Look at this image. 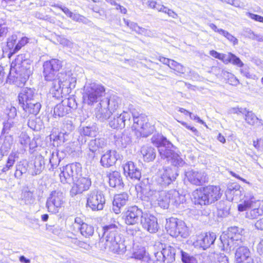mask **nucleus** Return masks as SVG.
<instances>
[{
	"label": "nucleus",
	"mask_w": 263,
	"mask_h": 263,
	"mask_svg": "<svg viewBox=\"0 0 263 263\" xmlns=\"http://www.w3.org/2000/svg\"><path fill=\"white\" fill-rule=\"evenodd\" d=\"M193 201L195 204L207 205L209 204L207 201V196L202 190H196L193 193Z\"/></svg>",
	"instance_id": "7c9ffc66"
},
{
	"label": "nucleus",
	"mask_w": 263,
	"mask_h": 263,
	"mask_svg": "<svg viewBox=\"0 0 263 263\" xmlns=\"http://www.w3.org/2000/svg\"><path fill=\"white\" fill-rule=\"evenodd\" d=\"M131 142L130 137L127 135L122 134L121 136L117 138L115 143L117 146L120 148H125Z\"/></svg>",
	"instance_id": "58836bf2"
},
{
	"label": "nucleus",
	"mask_w": 263,
	"mask_h": 263,
	"mask_svg": "<svg viewBox=\"0 0 263 263\" xmlns=\"http://www.w3.org/2000/svg\"><path fill=\"white\" fill-rule=\"evenodd\" d=\"M148 6L152 9H154L159 12H164L166 7L163 5L157 3V2L154 1H148L147 2Z\"/></svg>",
	"instance_id": "09e8293b"
},
{
	"label": "nucleus",
	"mask_w": 263,
	"mask_h": 263,
	"mask_svg": "<svg viewBox=\"0 0 263 263\" xmlns=\"http://www.w3.org/2000/svg\"><path fill=\"white\" fill-rule=\"evenodd\" d=\"M210 54L213 57L222 61L223 62H224L226 55V54L220 53L214 50L210 51Z\"/></svg>",
	"instance_id": "e2e57ef3"
},
{
	"label": "nucleus",
	"mask_w": 263,
	"mask_h": 263,
	"mask_svg": "<svg viewBox=\"0 0 263 263\" xmlns=\"http://www.w3.org/2000/svg\"><path fill=\"white\" fill-rule=\"evenodd\" d=\"M70 18L74 21L81 22L84 24H87L88 22V20L85 17L78 13H73Z\"/></svg>",
	"instance_id": "bf43d9fd"
},
{
	"label": "nucleus",
	"mask_w": 263,
	"mask_h": 263,
	"mask_svg": "<svg viewBox=\"0 0 263 263\" xmlns=\"http://www.w3.org/2000/svg\"><path fill=\"white\" fill-rule=\"evenodd\" d=\"M141 223L143 228L150 233H155L158 230L157 219L152 215L144 214L141 219Z\"/></svg>",
	"instance_id": "f3484780"
},
{
	"label": "nucleus",
	"mask_w": 263,
	"mask_h": 263,
	"mask_svg": "<svg viewBox=\"0 0 263 263\" xmlns=\"http://www.w3.org/2000/svg\"><path fill=\"white\" fill-rule=\"evenodd\" d=\"M30 164L32 165V167L29 169V173L32 176L40 174L44 168V158L41 155L36 156L33 163H31Z\"/></svg>",
	"instance_id": "a878e982"
},
{
	"label": "nucleus",
	"mask_w": 263,
	"mask_h": 263,
	"mask_svg": "<svg viewBox=\"0 0 263 263\" xmlns=\"http://www.w3.org/2000/svg\"><path fill=\"white\" fill-rule=\"evenodd\" d=\"M243 200L238 205V210L240 212L247 211V218L255 219L263 214V200H256L252 195H245Z\"/></svg>",
	"instance_id": "f03ea898"
},
{
	"label": "nucleus",
	"mask_w": 263,
	"mask_h": 263,
	"mask_svg": "<svg viewBox=\"0 0 263 263\" xmlns=\"http://www.w3.org/2000/svg\"><path fill=\"white\" fill-rule=\"evenodd\" d=\"M141 153L144 160L146 162L153 161L156 157V152L152 146L144 145L141 147Z\"/></svg>",
	"instance_id": "72a5a7b5"
},
{
	"label": "nucleus",
	"mask_w": 263,
	"mask_h": 263,
	"mask_svg": "<svg viewBox=\"0 0 263 263\" xmlns=\"http://www.w3.org/2000/svg\"><path fill=\"white\" fill-rule=\"evenodd\" d=\"M103 101L107 103V107L112 114H114L118 109L121 102L120 98L115 95H111L108 99L103 100Z\"/></svg>",
	"instance_id": "473e14b6"
},
{
	"label": "nucleus",
	"mask_w": 263,
	"mask_h": 263,
	"mask_svg": "<svg viewBox=\"0 0 263 263\" xmlns=\"http://www.w3.org/2000/svg\"><path fill=\"white\" fill-rule=\"evenodd\" d=\"M246 15L255 21L263 23V17L260 15L253 14L250 12H247Z\"/></svg>",
	"instance_id": "774afa93"
},
{
	"label": "nucleus",
	"mask_w": 263,
	"mask_h": 263,
	"mask_svg": "<svg viewBox=\"0 0 263 263\" xmlns=\"http://www.w3.org/2000/svg\"><path fill=\"white\" fill-rule=\"evenodd\" d=\"M235 263H253L249 249L246 247H239L235 253Z\"/></svg>",
	"instance_id": "a211bd4d"
},
{
	"label": "nucleus",
	"mask_w": 263,
	"mask_h": 263,
	"mask_svg": "<svg viewBox=\"0 0 263 263\" xmlns=\"http://www.w3.org/2000/svg\"><path fill=\"white\" fill-rule=\"evenodd\" d=\"M231 231L229 233L228 237L230 239L228 240V245L230 246V249L233 247H236L239 245L241 241V236L239 234H235L234 236H232Z\"/></svg>",
	"instance_id": "79ce46f5"
},
{
	"label": "nucleus",
	"mask_w": 263,
	"mask_h": 263,
	"mask_svg": "<svg viewBox=\"0 0 263 263\" xmlns=\"http://www.w3.org/2000/svg\"><path fill=\"white\" fill-rule=\"evenodd\" d=\"M27 170V168L25 165L21 163L17 164L15 166V171L14 176L16 178L20 179L23 174L26 173Z\"/></svg>",
	"instance_id": "a18cd8bd"
},
{
	"label": "nucleus",
	"mask_w": 263,
	"mask_h": 263,
	"mask_svg": "<svg viewBox=\"0 0 263 263\" xmlns=\"http://www.w3.org/2000/svg\"><path fill=\"white\" fill-rule=\"evenodd\" d=\"M66 171L71 177V182L78 178L81 170V165L79 163H73L65 166Z\"/></svg>",
	"instance_id": "2f4dec72"
},
{
	"label": "nucleus",
	"mask_w": 263,
	"mask_h": 263,
	"mask_svg": "<svg viewBox=\"0 0 263 263\" xmlns=\"http://www.w3.org/2000/svg\"><path fill=\"white\" fill-rule=\"evenodd\" d=\"M178 174L175 170L170 167H163L158 173V182L162 185L166 186L175 180Z\"/></svg>",
	"instance_id": "f8f14e48"
},
{
	"label": "nucleus",
	"mask_w": 263,
	"mask_h": 263,
	"mask_svg": "<svg viewBox=\"0 0 263 263\" xmlns=\"http://www.w3.org/2000/svg\"><path fill=\"white\" fill-rule=\"evenodd\" d=\"M29 39L27 37H22L19 40L13 49V53L17 52L23 46H25L28 42Z\"/></svg>",
	"instance_id": "6e6d98bb"
},
{
	"label": "nucleus",
	"mask_w": 263,
	"mask_h": 263,
	"mask_svg": "<svg viewBox=\"0 0 263 263\" xmlns=\"http://www.w3.org/2000/svg\"><path fill=\"white\" fill-rule=\"evenodd\" d=\"M81 134L87 136H93L95 135V132L90 127H83L81 132Z\"/></svg>",
	"instance_id": "680f3d73"
},
{
	"label": "nucleus",
	"mask_w": 263,
	"mask_h": 263,
	"mask_svg": "<svg viewBox=\"0 0 263 263\" xmlns=\"http://www.w3.org/2000/svg\"><path fill=\"white\" fill-rule=\"evenodd\" d=\"M165 229L173 237L180 236L186 238L190 235L189 229L185 223L182 220L173 217L166 219Z\"/></svg>",
	"instance_id": "423d86ee"
},
{
	"label": "nucleus",
	"mask_w": 263,
	"mask_h": 263,
	"mask_svg": "<svg viewBox=\"0 0 263 263\" xmlns=\"http://www.w3.org/2000/svg\"><path fill=\"white\" fill-rule=\"evenodd\" d=\"M124 23L128 26L131 29L136 31L137 33H143L144 31V28L139 27L137 24L134 22H130L129 21L124 19Z\"/></svg>",
	"instance_id": "8fccbe9b"
},
{
	"label": "nucleus",
	"mask_w": 263,
	"mask_h": 263,
	"mask_svg": "<svg viewBox=\"0 0 263 263\" xmlns=\"http://www.w3.org/2000/svg\"><path fill=\"white\" fill-rule=\"evenodd\" d=\"M216 238L214 233H205L197 236L194 244L195 246L202 248L203 250L212 245Z\"/></svg>",
	"instance_id": "2eb2a0df"
},
{
	"label": "nucleus",
	"mask_w": 263,
	"mask_h": 263,
	"mask_svg": "<svg viewBox=\"0 0 263 263\" xmlns=\"http://www.w3.org/2000/svg\"><path fill=\"white\" fill-rule=\"evenodd\" d=\"M68 136V134L67 131H65L64 132H60L55 137V138L54 139V141H59V144H62L67 140Z\"/></svg>",
	"instance_id": "5fc2aeb1"
},
{
	"label": "nucleus",
	"mask_w": 263,
	"mask_h": 263,
	"mask_svg": "<svg viewBox=\"0 0 263 263\" xmlns=\"http://www.w3.org/2000/svg\"><path fill=\"white\" fill-rule=\"evenodd\" d=\"M62 103L65 106L69 108V111L71 108H76L77 107V104L75 100L72 98L65 99L62 101Z\"/></svg>",
	"instance_id": "864d4df0"
},
{
	"label": "nucleus",
	"mask_w": 263,
	"mask_h": 263,
	"mask_svg": "<svg viewBox=\"0 0 263 263\" xmlns=\"http://www.w3.org/2000/svg\"><path fill=\"white\" fill-rule=\"evenodd\" d=\"M97 247L102 251H106L113 253L122 254L125 252L126 247L124 239L122 235L100 239Z\"/></svg>",
	"instance_id": "7ed1b4c3"
},
{
	"label": "nucleus",
	"mask_w": 263,
	"mask_h": 263,
	"mask_svg": "<svg viewBox=\"0 0 263 263\" xmlns=\"http://www.w3.org/2000/svg\"><path fill=\"white\" fill-rule=\"evenodd\" d=\"M61 182L63 183H71V177L66 171L65 166L61 169V173L59 175Z\"/></svg>",
	"instance_id": "49530a36"
},
{
	"label": "nucleus",
	"mask_w": 263,
	"mask_h": 263,
	"mask_svg": "<svg viewBox=\"0 0 263 263\" xmlns=\"http://www.w3.org/2000/svg\"><path fill=\"white\" fill-rule=\"evenodd\" d=\"M58 41L59 42L60 44L63 45V46H66L69 48H71L73 45V43L64 37H59V39L58 40Z\"/></svg>",
	"instance_id": "69168bd1"
},
{
	"label": "nucleus",
	"mask_w": 263,
	"mask_h": 263,
	"mask_svg": "<svg viewBox=\"0 0 263 263\" xmlns=\"http://www.w3.org/2000/svg\"><path fill=\"white\" fill-rule=\"evenodd\" d=\"M30 137L25 133H22L19 136V142L24 146H27L28 145L31 148L34 147L32 142H31Z\"/></svg>",
	"instance_id": "37998d69"
},
{
	"label": "nucleus",
	"mask_w": 263,
	"mask_h": 263,
	"mask_svg": "<svg viewBox=\"0 0 263 263\" xmlns=\"http://www.w3.org/2000/svg\"><path fill=\"white\" fill-rule=\"evenodd\" d=\"M106 145L104 138H96L90 141L88 148L92 152H96L99 148H103Z\"/></svg>",
	"instance_id": "e433bc0d"
},
{
	"label": "nucleus",
	"mask_w": 263,
	"mask_h": 263,
	"mask_svg": "<svg viewBox=\"0 0 263 263\" xmlns=\"http://www.w3.org/2000/svg\"><path fill=\"white\" fill-rule=\"evenodd\" d=\"M148 187L142 189L141 192L144 195L149 201L151 204L154 206H160L163 209H167L170 203V197L168 192L164 191H157Z\"/></svg>",
	"instance_id": "20e7f679"
},
{
	"label": "nucleus",
	"mask_w": 263,
	"mask_h": 263,
	"mask_svg": "<svg viewBox=\"0 0 263 263\" xmlns=\"http://www.w3.org/2000/svg\"><path fill=\"white\" fill-rule=\"evenodd\" d=\"M22 107L25 112L24 116L28 117L30 115H37L40 111L41 105L37 101L34 100L28 102L27 104L23 105Z\"/></svg>",
	"instance_id": "bb28decb"
},
{
	"label": "nucleus",
	"mask_w": 263,
	"mask_h": 263,
	"mask_svg": "<svg viewBox=\"0 0 263 263\" xmlns=\"http://www.w3.org/2000/svg\"><path fill=\"white\" fill-rule=\"evenodd\" d=\"M124 173L132 179L139 180L141 176L140 170L132 161L126 162L123 166Z\"/></svg>",
	"instance_id": "6ab92c4d"
},
{
	"label": "nucleus",
	"mask_w": 263,
	"mask_h": 263,
	"mask_svg": "<svg viewBox=\"0 0 263 263\" xmlns=\"http://www.w3.org/2000/svg\"><path fill=\"white\" fill-rule=\"evenodd\" d=\"M120 224L118 221H114L103 227V234L100 239H107L108 237L121 235L118 233Z\"/></svg>",
	"instance_id": "aec40b11"
},
{
	"label": "nucleus",
	"mask_w": 263,
	"mask_h": 263,
	"mask_svg": "<svg viewBox=\"0 0 263 263\" xmlns=\"http://www.w3.org/2000/svg\"><path fill=\"white\" fill-rule=\"evenodd\" d=\"M244 119L246 123L251 126H257L262 127L263 129V121L258 118L252 111L247 110L244 114Z\"/></svg>",
	"instance_id": "c756f323"
},
{
	"label": "nucleus",
	"mask_w": 263,
	"mask_h": 263,
	"mask_svg": "<svg viewBox=\"0 0 263 263\" xmlns=\"http://www.w3.org/2000/svg\"><path fill=\"white\" fill-rule=\"evenodd\" d=\"M218 209L223 212L224 216L228 215L230 209V201L227 202H220L219 203Z\"/></svg>",
	"instance_id": "4d7b16f0"
},
{
	"label": "nucleus",
	"mask_w": 263,
	"mask_h": 263,
	"mask_svg": "<svg viewBox=\"0 0 263 263\" xmlns=\"http://www.w3.org/2000/svg\"><path fill=\"white\" fill-rule=\"evenodd\" d=\"M81 234L85 237H89L92 236L94 233V228L86 223L82 224L79 228Z\"/></svg>",
	"instance_id": "a19ab883"
},
{
	"label": "nucleus",
	"mask_w": 263,
	"mask_h": 263,
	"mask_svg": "<svg viewBox=\"0 0 263 263\" xmlns=\"http://www.w3.org/2000/svg\"><path fill=\"white\" fill-rule=\"evenodd\" d=\"M133 257L137 259L142 260L147 258L146 256V252L144 248H141L138 249L137 251L133 253Z\"/></svg>",
	"instance_id": "603ef678"
},
{
	"label": "nucleus",
	"mask_w": 263,
	"mask_h": 263,
	"mask_svg": "<svg viewBox=\"0 0 263 263\" xmlns=\"http://www.w3.org/2000/svg\"><path fill=\"white\" fill-rule=\"evenodd\" d=\"M182 253V260L184 263H198L196 258L190 256L187 254L181 251Z\"/></svg>",
	"instance_id": "13d9d810"
},
{
	"label": "nucleus",
	"mask_w": 263,
	"mask_h": 263,
	"mask_svg": "<svg viewBox=\"0 0 263 263\" xmlns=\"http://www.w3.org/2000/svg\"><path fill=\"white\" fill-rule=\"evenodd\" d=\"M119 158V155L116 151H107L102 155L101 159V163L102 166L109 167L115 164Z\"/></svg>",
	"instance_id": "b1692460"
},
{
	"label": "nucleus",
	"mask_w": 263,
	"mask_h": 263,
	"mask_svg": "<svg viewBox=\"0 0 263 263\" xmlns=\"http://www.w3.org/2000/svg\"><path fill=\"white\" fill-rule=\"evenodd\" d=\"M62 66L61 62L55 59L45 61L43 65V77L46 81H53L50 93L57 99L69 93L71 89L75 87L77 81L70 71L58 73Z\"/></svg>",
	"instance_id": "f257e3e1"
},
{
	"label": "nucleus",
	"mask_w": 263,
	"mask_h": 263,
	"mask_svg": "<svg viewBox=\"0 0 263 263\" xmlns=\"http://www.w3.org/2000/svg\"><path fill=\"white\" fill-rule=\"evenodd\" d=\"M128 199V196L126 193H122L116 195L112 202L113 211L116 214L120 213L121 208L124 206Z\"/></svg>",
	"instance_id": "393cba45"
},
{
	"label": "nucleus",
	"mask_w": 263,
	"mask_h": 263,
	"mask_svg": "<svg viewBox=\"0 0 263 263\" xmlns=\"http://www.w3.org/2000/svg\"><path fill=\"white\" fill-rule=\"evenodd\" d=\"M69 112V108L66 107L61 102L57 104L54 108L53 116L56 117H63Z\"/></svg>",
	"instance_id": "ea45409f"
},
{
	"label": "nucleus",
	"mask_w": 263,
	"mask_h": 263,
	"mask_svg": "<svg viewBox=\"0 0 263 263\" xmlns=\"http://www.w3.org/2000/svg\"><path fill=\"white\" fill-rule=\"evenodd\" d=\"M168 195L170 197V202L176 206L183 203L185 201L184 196L180 194L177 191H171L168 192Z\"/></svg>",
	"instance_id": "c9c22d12"
},
{
	"label": "nucleus",
	"mask_w": 263,
	"mask_h": 263,
	"mask_svg": "<svg viewBox=\"0 0 263 263\" xmlns=\"http://www.w3.org/2000/svg\"><path fill=\"white\" fill-rule=\"evenodd\" d=\"M109 120V125L114 129H122L125 126L126 122L130 119L129 112L123 111L121 114L112 115Z\"/></svg>",
	"instance_id": "ddd939ff"
},
{
	"label": "nucleus",
	"mask_w": 263,
	"mask_h": 263,
	"mask_svg": "<svg viewBox=\"0 0 263 263\" xmlns=\"http://www.w3.org/2000/svg\"><path fill=\"white\" fill-rule=\"evenodd\" d=\"M14 163V161L8 157L6 163L2 170V172L6 173L12 167Z\"/></svg>",
	"instance_id": "0e129e2a"
},
{
	"label": "nucleus",
	"mask_w": 263,
	"mask_h": 263,
	"mask_svg": "<svg viewBox=\"0 0 263 263\" xmlns=\"http://www.w3.org/2000/svg\"><path fill=\"white\" fill-rule=\"evenodd\" d=\"M105 95V88L100 84L91 83L87 86L83 95L84 101L89 105L101 100Z\"/></svg>",
	"instance_id": "0eeeda50"
},
{
	"label": "nucleus",
	"mask_w": 263,
	"mask_h": 263,
	"mask_svg": "<svg viewBox=\"0 0 263 263\" xmlns=\"http://www.w3.org/2000/svg\"><path fill=\"white\" fill-rule=\"evenodd\" d=\"M221 35L226 37L230 42H232L234 45L238 44V40L227 31L224 30Z\"/></svg>",
	"instance_id": "052dcab7"
},
{
	"label": "nucleus",
	"mask_w": 263,
	"mask_h": 263,
	"mask_svg": "<svg viewBox=\"0 0 263 263\" xmlns=\"http://www.w3.org/2000/svg\"><path fill=\"white\" fill-rule=\"evenodd\" d=\"M64 203V195L60 191H54L51 193L47 199L46 206L49 212L56 213Z\"/></svg>",
	"instance_id": "9d476101"
},
{
	"label": "nucleus",
	"mask_w": 263,
	"mask_h": 263,
	"mask_svg": "<svg viewBox=\"0 0 263 263\" xmlns=\"http://www.w3.org/2000/svg\"><path fill=\"white\" fill-rule=\"evenodd\" d=\"M185 177L192 184L202 185L208 181L206 173L202 170H190L185 172Z\"/></svg>",
	"instance_id": "9b49d317"
},
{
	"label": "nucleus",
	"mask_w": 263,
	"mask_h": 263,
	"mask_svg": "<svg viewBox=\"0 0 263 263\" xmlns=\"http://www.w3.org/2000/svg\"><path fill=\"white\" fill-rule=\"evenodd\" d=\"M142 214V210L137 206L129 208L124 214L125 223L129 225L138 223L143 215Z\"/></svg>",
	"instance_id": "4468645a"
},
{
	"label": "nucleus",
	"mask_w": 263,
	"mask_h": 263,
	"mask_svg": "<svg viewBox=\"0 0 263 263\" xmlns=\"http://www.w3.org/2000/svg\"><path fill=\"white\" fill-rule=\"evenodd\" d=\"M108 177L110 186L114 188L121 189L123 186V182L121 174L117 171L110 173Z\"/></svg>",
	"instance_id": "c85d7f7f"
},
{
	"label": "nucleus",
	"mask_w": 263,
	"mask_h": 263,
	"mask_svg": "<svg viewBox=\"0 0 263 263\" xmlns=\"http://www.w3.org/2000/svg\"><path fill=\"white\" fill-rule=\"evenodd\" d=\"M86 205L93 211L101 210L103 208L105 200L101 191L94 190L87 194Z\"/></svg>",
	"instance_id": "1a4fd4ad"
},
{
	"label": "nucleus",
	"mask_w": 263,
	"mask_h": 263,
	"mask_svg": "<svg viewBox=\"0 0 263 263\" xmlns=\"http://www.w3.org/2000/svg\"><path fill=\"white\" fill-rule=\"evenodd\" d=\"M95 115L97 118L103 121L109 119L113 114L107 107V103L101 100L95 109Z\"/></svg>",
	"instance_id": "412c9836"
},
{
	"label": "nucleus",
	"mask_w": 263,
	"mask_h": 263,
	"mask_svg": "<svg viewBox=\"0 0 263 263\" xmlns=\"http://www.w3.org/2000/svg\"><path fill=\"white\" fill-rule=\"evenodd\" d=\"M16 122L15 120L8 119L7 121L4 123L3 132L5 133H8L9 132L16 127Z\"/></svg>",
	"instance_id": "de8ad7c7"
},
{
	"label": "nucleus",
	"mask_w": 263,
	"mask_h": 263,
	"mask_svg": "<svg viewBox=\"0 0 263 263\" xmlns=\"http://www.w3.org/2000/svg\"><path fill=\"white\" fill-rule=\"evenodd\" d=\"M203 189L207 196V201L209 204L218 200L221 196L220 189L218 186L209 185Z\"/></svg>",
	"instance_id": "4be33fe9"
},
{
	"label": "nucleus",
	"mask_w": 263,
	"mask_h": 263,
	"mask_svg": "<svg viewBox=\"0 0 263 263\" xmlns=\"http://www.w3.org/2000/svg\"><path fill=\"white\" fill-rule=\"evenodd\" d=\"M74 181L76 182L70 191L72 195L81 194L84 191L88 190L91 184L90 179L88 177H79Z\"/></svg>",
	"instance_id": "dca6fc26"
},
{
	"label": "nucleus",
	"mask_w": 263,
	"mask_h": 263,
	"mask_svg": "<svg viewBox=\"0 0 263 263\" xmlns=\"http://www.w3.org/2000/svg\"><path fill=\"white\" fill-rule=\"evenodd\" d=\"M35 89L31 88L25 87L22 89L18 95L19 103L21 107L28 102L35 100Z\"/></svg>",
	"instance_id": "5701e85b"
},
{
	"label": "nucleus",
	"mask_w": 263,
	"mask_h": 263,
	"mask_svg": "<svg viewBox=\"0 0 263 263\" xmlns=\"http://www.w3.org/2000/svg\"><path fill=\"white\" fill-rule=\"evenodd\" d=\"M169 67L174 70L176 72L180 73H183L185 72V69L184 67L180 64L174 60H172V61L170 62V65Z\"/></svg>",
	"instance_id": "3c124183"
},
{
	"label": "nucleus",
	"mask_w": 263,
	"mask_h": 263,
	"mask_svg": "<svg viewBox=\"0 0 263 263\" xmlns=\"http://www.w3.org/2000/svg\"><path fill=\"white\" fill-rule=\"evenodd\" d=\"M23 199L28 202H30L33 199V193L30 191H24L23 192Z\"/></svg>",
	"instance_id": "338daca9"
},
{
	"label": "nucleus",
	"mask_w": 263,
	"mask_h": 263,
	"mask_svg": "<svg viewBox=\"0 0 263 263\" xmlns=\"http://www.w3.org/2000/svg\"><path fill=\"white\" fill-rule=\"evenodd\" d=\"M226 196L229 201L237 200L241 194L240 186L236 184L229 185L226 191Z\"/></svg>",
	"instance_id": "cd10ccee"
},
{
	"label": "nucleus",
	"mask_w": 263,
	"mask_h": 263,
	"mask_svg": "<svg viewBox=\"0 0 263 263\" xmlns=\"http://www.w3.org/2000/svg\"><path fill=\"white\" fill-rule=\"evenodd\" d=\"M18 37L16 35L13 34L8 39L7 46L10 49V52L13 54V49L17 44Z\"/></svg>",
	"instance_id": "c03bdc74"
},
{
	"label": "nucleus",
	"mask_w": 263,
	"mask_h": 263,
	"mask_svg": "<svg viewBox=\"0 0 263 263\" xmlns=\"http://www.w3.org/2000/svg\"><path fill=\"white\" fill-rule=\"evenodd\" d=\"M134 124L133 129L137 137H147L155 130V127L148 122L146 117L140 115L136 117L133 115Z\"/></svg>",
	"instance_id": "6e6552de"
},
{
	"label": "nucleus",
	"mask_w": 263,
	"mask_h": 263,
	"mask_svg": "<svg viewBox=\"0 0 263 263\" xmlns=\"http://www.w3.org/2000/svg\"><path fill=\"white\" fill-rule=\"evenodd\" d=\"M172 144L168 141H163L162 144L158 147V151L162 158L166 159L172 165L175 166H183L185 162L180 156L173 149Z\"/></svg>",
	"instance_id": "39448f33"
},
{
	"label": "nucleus",
	"mask_w": 263,
	"mask_h": 263,
	"mask_svg": "<svg viewBox=\"0 0 263 263\" xmlns=\"http://www.w3.org/2000/svg\"><path fill=\"white\" fill-rule=\"evenodd\" d=\"M163 258L166 260V263L173 262L175 259L176 253L175 249L170 246H165L162 250Z\"/></svg>",
	"instance_id": "f704fd0d"
},
{
	"label": "nucleus",
	"mask_w": 263,
	"mask_h": 263,
	"mask_svg": "<svg viewBox=\"0 0 263 263\" xmlns=\"http://www.w3.org/2000/svg\"><path fill=\"white\" fill-rule=\"evenodd\" d=\"M223 63L226 64L231 63L233 65H236L239 67H242L244 65L238 57L231 52H229L226 55Z\"/></svg>",
	"instance_id": "4c0bfd02"
}]
</instances>
